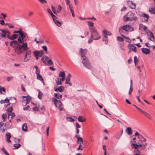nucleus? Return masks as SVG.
Wrapping results in <instances>:
<instances>
[{
  "label": "nucleus",
  "mask_w": 155,
  "mask_h": 155,
  "mask_svg": "<svg viewBox=\"0 0 155 155\" xmlns=\"http://www.w3.org/2000/svg\"><path fill=\"white\" fill-rule=\"evenodd\" d=\"M20 35V37L18 39V41L14 40L10 42V45L15 48V52L18 54L24 53L29 49L27 43L24 42L28 38L27 35L23 32Z\"/></svg>",
  "instance_id": "f257e3e1"
},
{
  "label": "nucleus",
  "mask_w": 155,
  "mask_h": 155,
  "mask_svg": "<svg viewBox=\"0 0 155 155\" xmlns=\"http://www.w3.org/2000/svg\"><path fill=\"white\" fill-rule=\"evenodd\" d=\"M83 65L86 68L90 69L91 68V65L87 57H84L81 58Z\"/></svg>",
  "instance_id": "f03ea898"
},
{
  "label": "nucleus",
  "mask_w": 155,
  "mask_h": 155,
  "mask_svg": "<svg viewBox=\"0 0 155 155\" xmlns=\"http://www.w3.org/2000/svg\"><path fill=\"white\" fill-rule=\"evenodd\" d=\"M0 39L1 37L5 38L8 37L10 34V32L6 30H3L2 29H0Z\"/></svg>",
  "instance_id": "7ed1b4c3"
},
{
  "label": "nucleus",
  "mask_w": 155,
  "mask_h": 155,
  "mask_svg": "<svg viewBox=\"0 0 155 155\" xmlns=\"http://www.w3.org/2000/svg\"><path fill=\"white\" fill-rule=\"evenodd\" d=\"M130 29V26L128 25H126L120 27L119 28V31L120 34L122 33L124 31H128Z\"/></svg>",
  "instance_id": "20e7f679"
},
{
  "label": "nucleus",
  "mask_w": 155,
  "mask_h": 155,
  "mask_svg": "<svg viewBox=\"0 0 155 155\" xmlns=\"http://www.w3.org/2000/svg\"><path fill=\"white\" fill-rule=\"evenodd\" d=\"M135 15V14L131 11H130L127 14V16H128L130 21L137 20V18Z\"/></svg>",
  "instance_id": "39448f33"
},
{
  "label": "nucleus",
  "mask_w": 155,
  "mask_h": 155,
  "mask_svg": "<svg viewBox=\"0 0 155 155\" xmlns=\"http://www.w3.org/2000/svg\"><path fill=\"white\" fill-rule=\"evenodd\" d=\"M146 33L149 37V39L151 41L154 42L155 38L153 33L150 30H148L147 31H146Z\"/></svg>",
  "instance_id": "423d86ee"
},
{
  "label": "nucleus",
  "mask_w": 155,
  "mask_h": 155,
  "mask_svg": "<svg viewBox=\"0 0 155 155\" xmlns=\"http://www.w3.org/2000/svg\"><path fill=\"white\" fill-rule=\"evenodd\" d=\"M31 58V52L30 50L27 51L24 59L25 62L28 61Z\"/></svg>",
  "instance_id": "0eeeda50"
},
{
  "label": "nucleus",
  "mask_w": 155,
  "mask_h": 155,
  "mask_svg": "<svg viewBox=\"0 0 155 155\" xmlns=\"http://www.w3.org/2000/svg\"><path fill=\"white\" fill-rule=\"evenodd\" d=\"M34 56H36L39 57H41L42 55H44V53L43 51L42 50L40 51H34L33 53Z\"/></svg>",
  "instance_id": "6e6552de"
},
{
  "label": "nucleus",
  "mask_w": 155,
  "mask_h": 155,
  "mask_svg": "<svg viewBox=\"0 0 155 155\" xmlns=\"http://www.w3.org/2000/svg\"><path fill=\"white\" fill-rule=\"evenodd\" d=\"M53 102L55 104V106L57 108H60L62 104V102L56 99L54 100Z\"/></svg>",
  "instance_id": "1a4fd4ad"
},
{
  "label": "nucleus",
  "mask_w": 155,
  "mask_h": 155,
  "mask_svg": "<svg viewBox=\"0 0 155 155\" xmlns=\"http://www.w3.org/2000/svg\"><path fill=\"white\" fill-rule=\"evenodd\" d=\"M134 45L132 44H129L128 48L130 51L136 53L137 52V48Z\"/></svg>",
  "instance_id": "9d476101"
},
{
  "label": "nucleus",
  "mask_w": 155,
  "mask_h": 155,
  "mask_svg": "<svg viewBox=\"0 0 155 155\" xmlns=\"http://www.w3.org/2000/svg\"><path fill=\"white\" fill-rule=\"evenodd\" d=\"M87 50L86 49H83L82 48H80V54H81V58L84 57H86L85 55L86 54Z\"/></svg>",
  "instance_id": "9b49d317"
},
{
  "label": "nucleus",
  "mask_w": 155,
  "mask_h": 155,
  "mask_svg": "<svg viewBox=\"0 0 155 155\" xmlns=\"http://www.w3.org/2000/svg\"><path fill=\"white\" fill-rule=\"evenodd\" d=\"M71 77V74H68L67 77L65 82L66 84H69L70 86L72 85V84L70 82Z\"/></svg>",
  "instance_id": "f8f14e48"
},
{
  "label": "nucleus",
  "mask_w": 155,
  "mask_h": 155,
  "mask_svg": "<svg viewBox=\"0 0 155 155\" xmlns=\"http://www.w3.org/2000/svg\"><path fill=\"white\" fill-rule=\"evenodd\" d=\"M91 37H93L94 40H98L101 38V36L99 35L98 32H97L95 33L91 34Z\"/></svg>",
  "instance_id": "ddd939ff"
},
{
  "label": "nucleus",
  "mask_w": 155,
  "mask_h": 155,
  "mask_svg": "<svg viewBox=\"0 0 155 155\" xmlns=\"http://www.w3.org/2000/svg\"><path fill=\"white\" fill-rule=\"evenodd\" d=\"M64 88L63 86H61L59 87L55 88L54 87V91L56 92H62L64 91Z\"/></svg>",
  "instance_id": "4468645a"
},
{
  "label": "nucleus",
  "mask_w": 155,
  "mask_h": 155,
  "mask_svg": "<svg viewBox=\"0 0 155 155\" xmlns=\"http://www.w3.org/2000/svg\"><path fill=\"white\" fill-rule=\"evenodd\" d=\"M141 17H143L144 18L143 21L147 22L148 21V19L149 18V16L145 13H142L141 15Z\"/></svg>",
  "instance_id": "2eb2a0df"
},
{
  "label": "nucleus",
  "mask_w": 155,
  "mask_h": 155,
  "mask_svg": "<svg viewBox=\"0 0 155 155\" xmlns=\"http://www.w3.org/2000/svg\"><path fill=\"white\" fill-rule=\"evenodd\" d=\"M19 35L18 34H13L11 36L9 35L8 37V38L10 40H14L16 39L18 37Z\"/></svg>",
  "instance_id": "dca6fc26"
},
{
  "label": "nucleus",
  "mask_w": 155,
  "mask_h": 155,
  "mask_svg": "<svg viewBox=\"0 0 155 155\" xmlns=\"http://www.w3.org/2000/svg\"><path fill=\"white\" fill-rule=\"evenodd\" d=\"M128 4L129 7L132 9H134L136 7V4L131 1H129Z\"/></svg>",
  "instance_id": "f3484780"
},
{
  "label": "nucleus",
  "mask_w": 155,
  "mask_h": 155,
  "mask_svg": "<svg viewBox=\"0 0 155 155\" xmlns=\"http://www.w3.org/2000/svg\"><path fill=\"white\" fill-rule=\"evenodd\" d=\"M141 51L143 54H149L150 52V50L146 48H142Z\"/></svg>",
  "instance_id": "a211bd4d"
},
{
  "label": "nucleus",
  "mask_w": 155,
  "mask_h": 155,
  "mask_svg": "<svg viewBox=\"0 0 155 155\" xmlns=\"http://www.w3.org/2000/svg\"><path fill=\"white\" fill-rule=\"evenodd\" d=\"M79 146L78 148V150H82L84 148V147L83 146V140H82V141H79Z\"/></svg>",
  "instance_id": "6ab92c4d"
},
{
  "label": "nucleus",
  "mask_w": 155,
  "mask_h": 155,
  "mask_svg": "<svg viewBox=\"0 0 155 155\" xmlns=\"http://www.w3.org/2000/svg\"><path fill=\"white\" fill-rule=\"evenodd\" d=\"M78 119L79 122H84L86 120V118L81 116H79L78 118Z\"/></svg>",
  "instance_id": "aec40b11"
},
{
  "label": "nucleus",
  "mask_w": 155,
  "mask_h": 155,
  "mask_svg": "<svg viewBox=\"0 0 155 155\" xmlns=\"http://www.w3.org/2000/svg\"><path fill=\"white\" fill-rule=\"evenodd\" d=\"M137 138L139 140V141L140 142H145L146 141V139L144 138L142 135H140L139 137H137Z\"/></svg>",
  "instance_id": "412c9836"
},
{
  "label": "nucleus",
  "mask_w": 155,
  "mask_h": 155,
  "mask_svg": "<svg viewBox=\"0 0 155 155\" xmlns=\"http://www.w3.org/2000/svg\"><path fill=\"white\" fill-rule=\"evenodd\" d=\"M48 59H49V58L46 56H43L41 58V61L45 64H47L46 61H48Z\"/></svg>",
  "instance_id": "4be33fe9"
},
{
  "label": "nucleus",
  "mask_w": 155,
  "mask_h": 155,
  "mask_svg": "<svg viewBox=\"0 0 155 155\" xmlns=\"http://www.w3.org/2000/svg\"><path fill=\"white\" fill-rule=\"evenodd\" d=\"M126 131L127 134L129 135H130L132 134V131L130 127H127L126 130Z\"/></svg>",
  "instance_id": "5701e85b"
},
{
  "label": "nucleus",
  "mask_w": 155,
  "mask_h": 155,
  "mask_svg": "<svg viewBox=\"0 0 155 155\" xmlns=\"http://www.w3.org/2000/svg\"><path fill=\"white\" fill-rule=\"evenodd\" d=\"M108 31H107L106 30H104L103 31V38H107V35H108Z\"/></svg>",
  "instance_id": "b1692460"
},
{
  "label": "nucleus",
  "mask_w": 155,
  "mask_h": 155,
  "mask_svg": "<svg viewBox=\"0 0 155 155\" xmlns=\"http://www.w3.org/2000/svg\"><path fill=\"white\" fill-rule=\"evenodd\" d=\"M143 114L145 117H146L147 118L149 119L150 120H151L152 119V116L149 113L145 111V112Z\"/></svg>",
  "instance_id": "393cba45"
},
{
  "label": "nucleus",
  "mask_w": 155,
  "mask_h": 155,
  "mask_svg": "<svg viewBox=\"0 0 155 155\" xmlns=\"http://www.w3.org/2000/svg\"><path fill=\"white\" fill-rule=\"evenodd\" d=\"M149 12L152 14H155V7L149 8Z\"/></svg>",
  "instance_id": "a878e982"
},
{
  "label": "nucleus",
  "mask_w": 155,
  "mask_h": 155,
  "mask_svg": "<svg viewBox=\"0 0 155 155\" xmlns=\"http://www.w3.org/2000/svg\"><path fill=\"white\" fill-rule=\"evenodd\" d=\"M90 30L91 32V34L95 33L97 32V30L94 27L90 28Z\"/></svg>",
  "instance_id": "bb28decb"
},
{
  "label": "nucleus",
  "mask_w": 155,
  "mask_h": 155,
  "mask_svg": "<svg viewBox=\"0 0 155 155\" xmlns=\"http://www.w3.org/2000/svg\"><path fill=\"white\" fill-rule=\"evenodd\" d=\"M22 130L24 131H27V124L26 123H25L22 125Z\"/></svg>",
  "instance_id": "cd10ccee"
},
{
  "label": "nucleus",
  "mask_w": 155,
  "mask_h": 155,
  "mask_svg": "<svg viewBox=\"0 0 155 155\" xmlns=\"http://www.w3.org/2000/svg\"><path fill=\"white\" fill-rule=\"evenodd\" d=\"M55 24L59 27H60L61 25V22L56 20V19L53 20Z\"/></svg>",
  "instance_id": "c85d7f7f"
},
{
  "label": "nucleus",
  "mask_w": 155,
  "mask_h": 155,
  "mask_svg": "<svg viewBox=\"0 0 155 155\" xmlns=\"http://www.w3.org/2000/svg\"><path fill=\"white\" fill-rule=\"evenodd\" d=\"M58 76L59 77H65V74L64 71H61L58 75Z\"/></svg>",
  "instance_id": "c756f323"
},
{
  "label": "nucleus",
  "mask_w": 155,
  "mask_h": 155,
  "mask_svg": "<svg viewBox=\"0 0 155 155\" xmlns=\"http://www.w3.org/2000/svg\"><path fill=\"white\" fill-rule=\"evenodd\" d=\"M54 96L56 98L59 99H61L62 97V95L59 93L54 94Z\"/></svg>",
  "instance_id": "7c9ffc66"
},
{
  "label": "nucleus",
  "mask_w": 155,
  "mask_h": 155,
  "mask_svg": "<svg viewBox=\"0 0 155 155\" xmlns=\"http://www.w3.org/2000/svg\"><path fill=\"white\" fill-rule=\"evenodd\" d=\"M8 118H11L12 119L15 117V115L14 113H12V112H11V113H8Z\"/></svg>",
  "instance_id": "2f4dec72"
},
{
  "label": "nucleus",
  "mask_w": 155,
  "mask_h": 155,
  "mask_svg": "<svg viewBox=\"0 0 155 155\" xmlns=\"http://www.w3.org/2000/svg\"><path fill=\"white\" fill-rule=\"evenodd\" d=\"M9 100L7 98H6L4 100H1L0 101V103L1 104H4L5 103H9Z\"/></svg>",
  "instance_id": "473e14b6"
},
{
  "label": "nucleus",
  "mask_w": 155,
  "mask_h": 155,
  "mask_svg": "<svg viewBox=\"0 0 155 155\" xmlns=\"http://www.w3.org/2000/svg\"><path fill=\"white\" fill-rule=\"evenodd\" d=\"M75 137L77 138L78 141L77 143H79L80 141H82V138L79 137L78 135H76L75 136Z\"/></svg>",
  "instance_id": "72a5a7b5"
},
{
  "label": "nucleus",
  "mask_w": 155,
  "mask_h": 155,
  "mask_svg": "<svg viewBox=\"0 0 155 155\" xmlns=\"http://www.w3.org/2000/svg\"><path fill=\"white\" fill-rule=\"evenodd\" d=\"M123 20L124 21H130L128 17L127 16V14L123 17Z\"/></svg>",
  "instance_id": "f704fd0d"
},
{
  "label": "nucleus",
  "mask_w": 155,
  "mask_h": 155,
  "mask_svg": "<svg viewBox=\"0 0 155 155\" xmlns=\"http://www.w3.org/2000/svg\"><path fill=\"white\" fill-rule=\"evenodd\" d=\"M35 68L36 69V71H35L36 74L37 75V74L38 75V74H40V71L38 68V67L36 65H35Z\"/></svg>",
  "instance_id": "c9c22d12"
},
{
  "label": "nucleus",
  "mask_w": 155,
  "mask_h": 155,
  "mask_svg": "<svg viewBox=\"0 0 155 155\" xmlns=\"http://www.w3.org/2000/svg\"><path fill=\"white\" fill-rule=\"evenodd\" d=\"M37 79L38 80H39L41 81H43V79L41 76L40 75V74H38V75H37Z\"/></svg>",
  "instance_id": "e433bc0d"
},
{
  "label": "nucleus",
  "mask_w": 155,
  "mask_h": 155,
  "mask_svg": "<svg viewBox=\"0 0 155 155\" xmlns=\"http://www.w3.org/2000/svg\"><path fill=\"white\" fill-rule=\"evenodd\" d=\"M46 63L47 64H46L48 65H51L53 64L50 58L48 60V61H46Z\"/></svg>",
  "instance_id": "4c0bfd02"
},
{
  "label": "nucleus",
  "mask_w": 155,
  "mask_h": 155,
  "mask_svg": "<svg viewBox=\"0 0 155 155\" xmlns=\"http://www.w3.org/2000/svg\"><path fill=\"white\" fill-rule=\"evenodd\" d=\"M131 147L135 149H137L138 148V144L132 143L131 145Z\"/></svg>",
  "instance_id": "58836bf2"
},
{
  "label": "nucleus",
  "mask_w": 155,
  "mask_h": 155,
  "mask_svg": "<svg viewBox=\"0 0 155 155\" xmlns=\"http://www.w3.org/2000/svg\"><path fill=\"white\" fill-rule=\"evenodd\" d=\"M7 117V115L6 114H3L2 116V118L3 119V120L4 121H5L6 120V117Z\"/></svg>",
  "instance_id": "ea45409f"
},
{
  "label": "nucleus",
  "mask_w": 155,
  "mask_h": 155,
  "mask_svg": "<svg viewBox=\"0 0 155 155\" xmlns=\"http://www.w3.org/2000/svg\"><path fill=\"white\" fill-rule=\"evenodd\" d=\"M31 97H29V99H28V98H26L25 100L23 101V102H26V104H28L29 103L30 101L31 100Z\"/></svg>",
  "instance_id": "a19ab883"
},
{
  "label": "nucleus",
  "mask_w": 155,
  "mask_h": 155,
  "mask_svg": "<svg viewBox=\"0 0 155 155\" xmlns=\"http://www.w3.org/2000/svg\"><path fill=\"white\" fill-rule=\"evenodd\" d=\"M13 146L15 148V149H18L21 147V145L19 143H16L14 144Z\"/></svg>",
  "instance_id": "79ce46f5"
},
{
  "label": "nucleus",
  "mask_w": 155,
  "mask_h": 155,
  "mask_svg": "<svg viewBox=\"0 0 155 155\" xmlns=\"http://www.w3.org/2000/svg\"><path fill=\"white\" fill-rule=\"evenodd\" d=\"M66 119L68 121L71 122H74L75 120L74 119L69 117H67Z\"/></svg>",
  "instance_id": "37998d69"
},
{
  "label": "nucleus",
  "mask_w": 155,
  "mask_h": 155,
  "mask_svg": "<svg viewBox=\"0 0 155 155\" xmlns=\"http://www.w3.org/2000/svg\"><path fill=\"white\" fill-rule=\"evenodd\" d=\"M138 60L137 59V56H135L134 57V63L135 65L137 64V62H138Z\"/></svg>",
  "instance_id": "c03bdc74"
},
{
  "label": "nucleus",
  "mask_w": 155,
  "mask_h": 155,
  "mask_svg": "<svg viewBox=\"0 0 155 155\" xmlns=\"http://www.w3.org/2000/svg\"><path fill=\"white\" fill-rule=\"evenodd\" d=\"M42 96V93L39 91V93L38 94V97L40 99H41Z\"/></svg>",
  "instance_id": "a18cd8bd"
},
{
  "label": "nucleus",
  "mask_w": 155,
  "mask_h": 155,
  "mask_svg": "<svg viewBox=\"0 0 155 155\" xmlns=\"http://www.w3.org/2000/svg\"><path fill=\"white\" fill-rule=\"evenodd\" d=\"M6 136L7 139H10L11 137V135L9 133H7L6 134Z\"/></svg>",
  "instance_id": "49530a36"
},
{
  "label": "nucleus",
  "mask_w": 155,
  "mask_h": 155,
  "mask_svg": "<svg viewBox=\"0 0 155 155\" xmlns=\"http://www.w3.org/2000/svg\"><path fill=\"white\" fill-rule=\"evenodd\" d=\"M13 110V108L12 107H11L9 108H7V111H8V113H11L12 112Z\"/></svg>",
  "instance_id": "de8ad7c7"
},
{
  "label": "nucleus",
  "mask_w": 155,
  "mask_h": 155,
  "mask_svg": "<svg viewBox=\"0 0 155 155\" xmlns=\"http://www.w3.org/2000/svg\"><path fill=\"white\" fill-rule=\"evenodd\" d=\"M2 91H3L4 92H5V90L4 87H0V92L2 94H5V93H3L2 92Z\"/></svg>",
  "instance_id": "09e8293b"
},
{
  "label": "nucleus",
  "mask_w": 155,
  "mask_h": 155,
  "mask_svg": "<svg viewBox=\"0 0 155 155\" xmlns=\"http://www.w3.org/2000/svg\"><path fill=\"white\" fill-rule=\"evenodd\" d=\"M138 138H136V137L134 138L133 139V140L134 142L136 143H139L140 142L139 141V140H137Z\"/></svg>",
  "instance_id": "8fccbe9b"
},
{
  "label": "nucleus",
  "mask_w": 155,
  "mask_h": 155,
  "mask_svg": "<svg viewBox=\"0 0 155 155\" xmlns=\"http://www.w3.org/2000/svg\"><path fill=\"white\" fill-rule=\"evenodd\" d=\"M117 40L119 41H124V39L123 38L119 36L117 37Z\"/></svg>",
  "instance_id": "3c124183"
},
{
  "label": "nucleus",
  "mask_w": 155,
  "mask_h": 155,
  "mask_svg": "<svg viewBox=\"0 0 155 155\" xmlns=\"http://www.w3.org/2000/svg\"><path fill=\"white\" fill-rule=\"evenodd\" d=\"M5 25H8V27L11 28H14V26H13L12 24H8V23H6L5 24Z\"/></svg>",
  "instance_id": "603ef678"
},
{
  "label": "nucleus",
  "mask_w": 155,
  "mask_h": 155,
  "mask_svg": "<svg viewBox=\"0 0 155 155\" xmlns=\"http://www.w3.org/2000/svg\"><path fill=\"white\" fill-rule=\"evenodd\" d=\"M13 78V76L12 77H8L7 78L6 80L7 81L9 82Z\"/></svg>",
  "instance_id": "864d4df0"
},
{
  "label": "nucleus",
  "mask_w": 155,
  "mask_h": 155,
  "mask_svg": "<svg viewBox=\"0 0 155 155\" xmlns=\"http://www.w3.org/2000/svg\"><path fill=\"white\" fill-rule=\"evenodd\" d=\"M121 135V134H120V133H118L115 136L116 138L117 139H119Z\"/></svg>",
  "instance_id": "5fc2aeb1"
},
{
  "label": "nucleus",
  "mask_w": 155,
  "mask_h": 155,
  "mask_svg": "<svg viewBox=\"0 0 155 155\" xmlns=\"http://www.w3.org/2000/svg\"><path fill=\"white\" fill-rule=\"evenodd\" d=\"M87 23H88V25L89 26L92 27L94 25V23L92 22L88 21H87Z\"/></svg>",
  "instance_id": "6e6d98bb"
},
{
  "label": "nucleus",
  "mask_w": 155,
  "mask_h": 155,
  "mask_svg": "<svg viewBox=\"0 0 155 155\" xmlns=\"http://www.w3.org/2000/svg\"><path fill=\"white\" fill-rule=\"evenodd\" d=\"M61 7L60 5H59L58 6V8L57 10L58 12L59 13L61 12Z\"/></svg>",
  "instance_id": "4d7b16f0"
},
{
  "label": "nucleus",
  "mask_w": 155,
  "mask_h": 155,
  "mask_svg": "<svg viewBox=\"0 0 155 155\" xmlns=\"http://www.w3.org/2000/svg\"><path fill=\"white\" fill-rule=\"evenodd\" d=\"M69 7L71 12L74 11L72 5L70 4L69 5Z\"/></svg>",
  "instance_id": "13d9d810"
},
{
  "label": "nucleus",
  "mask_w": 155,
  "mask_h": 155,
  "mask_svg": "<svg viewBox=\"0 0 155 155\" xmlns=\"http://www.w3.org/2000/svg\"><path fill=\"white\" fill-rule=\"evenodd\" d=\"M30 109V107L29 105L27 106L26 107L23 108V110H29Z\"/></svg>",
  "instance_id": "bf43d9fd"
},
{
  "label": "nucleus",
  "mask_w": 155,
  "mask_h": 155,
  "mask_svg": "<svg viewBox=\"0 0 155 155\" xmlns=\"http://www.w3.org/2000/svg\"><path fill=\"white\" fill-rule=\"evenodd\" d=\"M102 41H105V43L106 44H107V42L108 41L107 38H103Z\"/></svg>",
  "instance_id": "052dcab7"
},
{
  "label": "nucleus",
  "mask_w": 155,
  "mask_h": 155,
  "mask_svg": "<svg viewBox=\"0 0 155 155\" xmlns=\"http://www.w3.org/2000/svg\"><path fill=\"white\" fill-rule=\"evenodd\" d=\"M124 37L128 41H127L129 43H130L131 42V40H130V38L127 37H126L125 36H124Z\"/></svg>",
  "instance_id": "680f3d73"
},
{
  "label": "nucleus",
  "mask_w": 155,
  "mask_h": 155,
  "mask_svg": "<svg viewBox=\"0 0 155 155\" xmlns=\"http://www.w3.org/2000/svg\"><path fill=\"white\" fill-rule=\"evenodd\" d=\"M51 15L52 17L53 20L57 18V17L54 15L52 13L51 14Z\"/></svg>",
  "instance_id": "e2e57ef3"
},
{
  "label": "nucleus",
  "mask_w": 155,
  "mask_h": 155,
  "mask_svg": "<svg viewBox=\"0 0 155 155\" xmlns=\"http://www.w3.org/2000/svg\"><path fill=\"white\" fill-rule=\"evenodd\" d=\"M42 48L44 51H47V48L46 46H43Z\"/></svg>",
  "instance_id": "0e129e2a"
},
{
  "label": "nucleus",
  "mask_w": 155,
  "mask_h": 155,
  "mask_svg": "<svg viewBox=\"0 0 155 155\" xmlns=\"http://www.w3.org/2000/svg\"><path fill=\"white\" fill-rule=\"evenodd\" d=\"M94 39V38L93 37H91H91L89 39L88 41V43H90L92 42L93 40Z\"/></svg>",
  "instance_id": "69168bd1"
},
{
  "label": "nucleus",
  "mask_w": 155,
  "mask_h": 155,
  "mask_svg": "<svg viewBox=\"0 0 155 155\" xmlns=\"http://www.w3.org/2000/svg\"><path fill=\"white\" fill-rule=\"evenodd\" d=\"M21 30H22V29L21 28H20V29H19V31H17L18 33H19V35H20L21 34H22L24 32L23 31H21Z\"/></svg>",
  "instance_id": "338daca9"
},
{
  "label": "nucleus",
  "mask_w": 155,
  "mask_h": 155,
  "mask_svg": "<svg viewBox=\"0 0 155 155\" xmlns=\"http://www.w3.org/2000/svg\"><path fill=\"white\" fill-rule=\"evenodd\" d=\"M133 91V89L132 88V87L130 86V90L129 92V94H130Z\"/></svg>",
  "instance_id": "774afa93"
}]
</instances>
